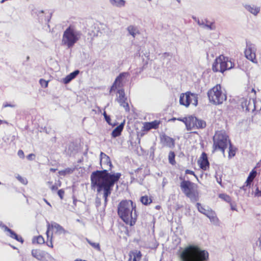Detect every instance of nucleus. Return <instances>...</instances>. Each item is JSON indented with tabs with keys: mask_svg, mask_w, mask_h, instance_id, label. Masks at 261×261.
<instances>
[{
	"mask_svg": "<svg viewBox=\"0 0 261 261\" xmlns=\"http://www.w3.org/2000/svg\"><path fill=\"white\" fill-rule=\"evenodd\" d=\"M179 3L180 2V0H177Z\"/></svg>",
	"mask_w": 261,
	"mask_h": 261,
	"instance_id": "e2e57ef3",
	"label": "nucleus"
},
{
	"mask_svg": "<svg viewBox=\"0 0 261 261\" xmlns=\"http://www.w3.org/2000/svg\"><path fill=\"white\" fill-rule=\"evenodd\" d=\"M1 184V182H0V185Z\"/></svg>",
	"mask_w": 261,
	"mask_h": 261,
	"instance_id": "69168bd1",
	"label": "nucleus"
},
{
	"mask_svg": "<svg viewBox=\"0 0 261 261\" xmlns=\"http://www.w3.org/2000/svg\"><path fill=\"white\" fill-rule=\"evenodd\" d=\"M179 257L180 261H207L209 253L198 245H190L184 249Z\"/></svg>",
	"mask_w": 261,
	"mask_h": 261,
	"instance_id": "7ed1b4c3",
	"label": "nucleus"
},
{
	"mask_svg": "<svg viewBox=\"0 0 261 261\" xmlns=\"http://www.w3.org/2000/svg\"><path fill=\"white\" fill-rule=\"evenodd\" d=\"M121 176L120 173L112 174L107 170H96L91 174V186L96 190L98 193H102L105 202L108 201L115 183L117 182Z\"/></svg>",
	"mask_w": 261,
	"mask_h": 261,
	"instance_id": "f257e3e1",
	"label": "nucleus"
},
{
	"mask_svg": "<svg viewBox=\"0 0 261 261\" xmlns=\"http://www.w3.org/2000/svg\"><path fill=\"white\" fill-rule=\"evenodd\" d=\"M31 254L34 258L39 261H48L52 258L49 253L40 249H32Z\"/></svg>",
	"mask_w": 261,
	"mask_h": 261,
	"instance_id": "f8f14e48",
	"label": "nucleus"
},
{
	"mask_svg": "<svg viewBox=\"0 0 261 261\" xmlns=\"http://www.w3.org/2000/svg\"><path fill=\"white\" fill-rule=\"evenodd\" d=\"M228 145H229L228 157L231 158L232 157H233L235 155L237 149L236 148L233 147L231 142Z\"/></svg>",
	"mask_w": 261,
	"mask_h": 261,
	"instance_id": "473e14b6",
	"label": "nucleus"
},
{
	"mask_svg": "<svg viewBox=\"0 0 261 261\" xmlns=\"http://www.w3.org/2000/svg\"><path fill=\"white\" fill-rule=\"evenodd\" d=\"M79 70H76L70 73L63 79V83L65 84L69 83L79 74Z\"/></svg>",
	"mask_w": 261,
	"mask_h": 261,
	"instance_id": "412c9836",
	"label": "nucleus"
},
{
	"mask_svg": "<svg viewBox=\"0 0 261 261\" xmlns=\"http://www.w3.org/2000/svg\"><path fill=\"white\" fill-rule=\"evenodd\" d=\"M65 191L63 189H60L58 191V194L61 199H63Z\"/></svg>",
	"mask_w": 261,
	"mask_h": 261,
	"instance_id": "c03bdc74",
	"label": "nucleus"
},
{
	"mask_svg": "<svg viewBox=\"0 0 261 261\" xmlns=\"http://www.w3.org/2000/svg\"><path fill=\"white\" fill-rule=\"evenodd\" d=\"M175 154L173 151H170L168 154V160L170 163H175Z\"/></svg>",
	"mask_w": 261,
	"mask_h": 261,
	"instance_id": "58836bf2",
	"label": "nucleus"
},
{
	"mask_svg": "<svg viewBox=\"0 0 261 261\" xmlns=\"http://www.w3.org/2000/svg\"><path fill=\"white\" fill-rule=\"evenodd\" d=\"M18 155L20 158H24V152L22 150H19L18 151Z\"/></svg>",
	"mask_w": 261,
	"mask_h": 261,
	"instance_id": "de8ad7c7",
	"label": "nucleus"
},
{
	"mask_svg": "<svg viewBox=\"0 0 261 261\" xmlns=\"http://www.w3.org/2000/svg\"><path fill=\"white\" fill-rule=\"evenodd\" d=\"M127 30L129 34L132 35L134 37H135L136 34H139V31L133 25H130L127 28Z\"/></svg>",
	"mask_w": 261,
	"mask_h": 261,
	"instance_id": "2f4dec72",
	"label": "nucleus"
},
{
	"mask_svg": "<svg viewBox=\"0 0 261 261\" xmlns=\"http://www.w3.org/2000/svg\"><path fill=\"white\" fill-rule=\"evenodd\" d=\"M149 1H151V0H148Z\"/></svg>",
	"mask_w": 261,
	"mask_h": 261,
	"instance_id": "0e129e2a",
	"label": "nucleus"
},
{
	"mask_svg": "<svg viewBox=\"0 0 261 261\" xmlns=\"http://www.w3.org/2000/svg\"><path fill=\"white\" fill-rule=\"evenodd\" d=\"M259 243H260V244L261 245V235H260V237L259 238Z\"/></svg>",
	"mask_w": 261,
	"mask_h": 261,
	"instance_id": "680f3d73",
	"label": "nucleus"
},
{
	"mask_svg": "<svg viewBox=\"0 0 261 261\" xmlns=\"http://www.w3.org/2000/svg\"><path fill=\"white\" fill-rule=\"evenodd\" d=\"M141 202L144 205L149 204L152 202V199L148 196H143L141 197Z\"/></svg>",
	"mask_w": 261,
	"mask_h": 261,
	"instance_id": "72a5a7b5",
	"label": "nucleus"
},
{
	"mask_svg": "<svg viewBox=\"0 0 261 261\" xmlns=\"http://www.w3.org/2000/svg\"><path fill=\"white\" fill-rule=\"evenodd\" d=\"M3 123L8 124V122L6 121L2 120L0 119V125H1Z\"/></svg>",
	"mask_w": 261,
	"mask_h": 261,
	"instance_id": "5fc2aeb1",
	"label": "nucleus"
},
{
	"mask_svg": "<svg viewBox=\"0 0 261 261\" xmlns=\"http://www.w3.org/2000/svg\"><path fill=\"white\" fill-rule=\"evenodd\" d=\"M103 115L105 117L108 116L107 113H106V112L105 111L103 112Z\"/></svg>",
	"mask_w": 261,
	"mask_h": 261,
	"instance_id": "052dcab7",
	"label": "nucleus"
},
{
	"mask_svg": "<svg viewBox=\"0 0 261 261\" xmlns=\"http://www.w3.org/2000/svg\"><path fill=\"white\" fill-rule=\"evenodd\" d=\"M27 159L30 161L34 160L35 158V154L34 153H31L27 156Z\"/></svg>",
	"mask_w": 261,
	"mask_h": 261,
	"instance_id": "49530a36",
	"label": "nucleus"
},
{
	"mask_svg": "<svg viewBox=\"0 0 261 261\" xmlns=\"http://www.w3.org/2000/svg\"><path fill=\"white\" fill-rule=\"evenodd\" d=\"M246 58L253 63H257L256 58L255 48L252 45H247L244 51Z\"/></svg>",
	"mask_w": 261,
	"mask_h": 261,
	"instance_id": "4468645a",
	"label": "nucleus"
},
{
	"mask_svg": "<svg viewBox=\"0 0 261 261\" xmlns=\"http://www.w3.org/2000/svg\"><path fill=\"white\" fill-rule=\"evenodd\" d=\"M2 228L4 229V230L6 232L9 233L8 234L10 238L12 239L16 240L17 241L20 242L21 243H23V239L21 236L17 235L14 231L9 228L5 225H3L2 226Z\"/></svg>",
	"mask_w": 261,
	"mask_h": 261,
	"instance_id": "f3484780",
	"label": "nucleus"
},
{
	"mask_svg": "<svg viewBox=\"0 0 261 261\" xmlns=\"http://www.w3.org/2000/svg\"><path fill=\"white\" fill-rule=\"evenodd\" d=\"M65 233L64 229L56 222H47L46 231V244L51 248H53V240L54 237Z\"/></svg>",
	"mask_w": 261,
	"mask_h": 261,
	"instance_id": "6e6552de",
	"label": "nucleus"
},
{
	"mask_svg": "<svg viewBox=\"0 0 261 261\" xmlns=\"http://www.w3.org/2000/svg\"><path fill=\"white\" fill-rule=\"evenodd\" d=\"M230 203L231 209L232 211H236L237 210V205L235 203H232L231 202Z\"/></svg>",
	"mask_w": 261,
	"mask_h": 261,
	"instance_id": "09e8293b",
	"label": "nucleus"
},
{
	"mask_svg": "<svg viewBox=\"0 0 261 261\" xmlns=\"http://www.w3.org/2000/svg\"><path fill=\"white\" fill-rule=\"evenodd\" d=\"M61 182L59 181L58 184H55L54 185H52L50 188L52 191H56L58 190V188L61 186Z\"/></svg>",
	"mask_w": 261,
	"mask_h": 261,
	"instance_id": "37998d69",
	"label": "nucleus"
},
{
	"mask_svg": "<svg viewBox=\"0 0 261 261\" xmlns=\"http://www.w3.org/2000/svg\"><path fill=\"white\" fill-rule=\"evenodd\" d=\"M73 170L70 168H67L65 170H61L59 171V173L60 175H65L67 174H70L72 173Z\"/></svg>",
	"mask_w": 261,
	"mask_h": 261,
	"instance_id": "a19ab883",
	"label": "nucleus"
},
{
	"mask_svg": "<svg viewBox=\"0 0 261 261\" xmlns=\"http://www.w3.org/2000/svg\"><path fill=\"white\" fill-rule=\"evenodd\" d=\"M198 163H209L207 154L203 152L198 160Z\"/></svg>",
	"mask_w": 261,
	"mask_h": 261,
	"instance_id": "393cba45",
	"label": "nucleus"
},
{
	"mask_svg": "<svg viewBox=\"0 0 261 261\" xmlns=\"http://www.w3.org/2000/svg\"><path fill=\"white\" fill-rule=\"evenodd\" d=\"M185 173H186V174H191V175L196 176L194 171L189 170V169H187L185 171Z\"/></svg>",
	"mask_w": 261,
	"mask_h": 261,
	"instance_id": "3c124183",
	"label": "nucleus"
},
{
	"mask_svg": "<svg viewBox=\"0 0 261 261\" xmlns=\"http://www.w3.org/2000/svg\"><path fill=\"white\" fill-rule=\"evenodd\" d=\"M205 215L208 217L212 222H217L218 221V219L216 213L212 209H208Z\"/></svg>",
	"mask_w": 261,
	"mask_h": 261,
	"instance_id": "4be33fe9",
	"label": "nucleus"
},
{
	"mask_svg": "<svg viewBox=\"0 0 261 261\" xmlns=\"http://www.w3.org/2000/svg\"><path fill=\"white\" fill-rule=\"evenodd\" d=\"M207 96L211 103L219 105L227 99V95L223 92L220 84H217L207 92Z\"/></svg>",
	"mask_w": 261,
	"mask_h": 261,
	"instance_id": "0eeeda50",
	"label": "nucleus"
},
{
	"mask_svg": "<svg viewBox=\"0 0 261 261\" xmlns=\"http://www.w3.org/2000/svg\"><path fill=\"white\" fill-rule=\"evenodd\" d=\"M15 107V105H12V104H8V103H5L3 105V107L4 108H7V107H11V108H13Z\"/></svg>",
	"mask_w": 261,
	"mask_h": 261,
	"instance_id": "8fccbe9b",
	"label": "nucleus"
},
{
	"mask_svg": "<svg viewBox=\"0 0 261 261\" xmlns=\"http://www.w3.org/2000/svg\"><path fill=\"white\" fill-rule=\"evenodd\" d=\"M111 3L117 7H123L125 5V1L124 0H110Z\"/></svg>",
	"mask_w": 261,
	"mask_h": 261,
	"instance_id": "c85d7f7f",
	"label": "nucleus"
},
{
	"mask_svg": "<svg viewBox=\"0 0 261 261\" xmlns=\"http://www.w3.org/2000/svg\"><path fill=\"white\" fill-rule=\"evenodd\" d=\"M121 107H123L126 112H129L130 108L127 100H123L118 102Z\"/></svg>",
	"mask_w": 261,
	"mask_h": 261,
	"instance_id": "7c9ffc66",
	"label": "nucleus"
},
{
	"mask_svg": "<svg viewBox=\"0 0 261 261\" xmlns=\"http://www.w3.org/2000/svg\"><path fill=\"white\" fill-rule=\"evenodd\" d=\"M100 163H111L109 156L103 152H101Z\"/></svg>",
	"mask_w": 261,
	"mask_h": 261,
	"instance_id": "cd10ccee",
	"label": "nucleus"
},
{
	"mask_svg": "<svg viewBox=\"0 0 261 261\" xmlns=\"http://www.w3.org/2000/svg\"><path fill=\"white\" fill-rule=\"evenodd\" d=\"M175 120H176V118H175V117H173L169 120V121H174Z\"/></svg>",
	"mask_w": 261,
	"mask_h": 261,
	"instance_id": "4d7b16f0",
	"label": "nucleus"
},
{
	"mask_svg": "<svg viewBox=\"0 0 261 261\" xmlns=\"http://www.w3.org/2000/svg\"><path fill=\"white\" fill-rule=\"evenodd\" d=\"M246 9L252 14L256 15L259 12L260 9L256 7H251V6H247Z\"/></svg>",
	"mask_w": 261,
	"mask_h": 261,
	"instance_id": "a878e982",
	"label": "nucleus"
},
{
	"mask_svg": "<svg viewBox=\"0 0 261 261\" xmlns=\"http://www.w3.org/2000/svg\"><path fill=\"white\" fill-rule=\"evenodd\" d=\"M33 243H37L38 244L42 245L44 244L46 242H45L43 236L39 235L38 236L34 237L33 239Z\"/></svg>",
	"mask_w": 261,
	"mask_h": 261,
	"instance_id": "b1692460",
	"label": "nucleus"
},
{
	"mask_svg": "<svg viewBox=\"0 0 261 261\" xmlns=\"http://www.w3.org/2000/svg\"><path fill=\"white\" fill-rule=\"evenodd\" d=\"M185 124L188 130L195 128H203L206 126V123L204 121L199 120L196 117L192 115L186 117Z\"/></svg>",
	"mask_w": 261,
	"mask_h": 261,
	"instance_id": "9b49d317",
	"label": "nucleus"
},
{
	"mask_svg": "<svg viewBox=\"0 0 261 261\" xmlns=\"http://www.w3.org/2000/svg\"><path fill=\"white\" fill-rule=\"evenodd\" d=\"M48 81H46L43 79H41L39 80V83L41 85V86L44 88H47L48 87Z\"/></svg>",
	"mask_w": 261,
	"mask_h": 261,
	"instance_id": "79ce46f5",
	"label": "nucleus"
},
{
	"mask_svg": "<svg viewBox=\"0 0 261 261\" xmlns=\"http://www.w3.org/2000/svg\"><path fill=\"white\" fill-rule=\"evenodd\" d=\"M180 188L185 195L191 201H197L199 199L197 186L189 180H183L180 183Z\"/></svg>",
	"mask_w": 261,
	"mask_h": 261,
	"instance_id": "1a4fd4ad",
	"label": "nucleus"
},
{
	"mask_svg": "<svg viewBox=\"0 0 261 261\" xmlns=\"http://www.w3.org/2000/svg\"><path fill=\"white\" fill-rule=\"evenodd\" d=\"M234 63L228 57L221 55L217 57L213 62L212 69L214 72L223 73L225 71L233 68Z\"/></svg>",
	"mask_w": 261,
	"mask_h": 261,
	"instance_id": "423d86ee",
	"label": "nucleus"
},
{
	"mask_svg": "<svg viewBox=\"0 0 261 261\" xmlns=\"http://www.w3.org/2000/svg\"><path fill=\"white\" fill-rule=\"evenodd\" d=\"M205 26L210 30H215L216 28L214 22H210L207 20H205Z\"/></svg>",
	"mask_w": 261,
	"mask_h": 261,
	"instance_id": "c9c22d12",
	"label": "nucleus"
},
{
	"mask_svg": "<svg viewBox=\"0 0 261 261\" xmlns=\"http://www.w3.org/2000/svg\"><path fill=\"white\" fill-rule=\"evenodd\" d=\"M149 170L148 169L147 167H142L140 168H138L136 171V173L137 175H138V177L140 178H144L145 177L146 175L148 174Z\"/></svg>",
	"mask_w": 261,
	"mask_h": 261,
	"instance_id": "aec40b11",
	"label": "nucleus"
},
{
	"mask_svg": "<svg viewBox=\"0 0 261 261\" xmlns=\"http://www.w3.org/2000/svg\"><path fill=\"white\" fill-rule=\"evenodd\" d=\"M256 195H257L258 196H260V197H261V191H258L256 192Z\"/></svg>",
	"mask_w": 261,
	"mask_h": 261,
	"instance_id": "6e6d98bb",
	"label": "nucleus"
},
{
	"mask_svg": "<svg viewBox=\"0 0 261 261\" xmlns=\"http://www.w3.org/2000/svg\"><path fill=\"white\" fill-rule=\"evenodd\" d=\"M117 213L123 222L130 226H134L138 219L136 204L131 200H123L118 205Z\"/></svg>",
	"mask_w": 261,
	"mask_h": 261,
	"instance_id": "f03ea898",
	"label": "nucleus"
},
{
	"mask_svg": "<svg viewBox=\"0 0 261 261\" xmlns=\"http://www.w3.org/2000/svg\"><path fill=\"white\" fill-rule=\"evenodd\" d=\"M56 170H57V169H55V168H50V171L53 172H55Z\"/></svg>",
	"mask_w": 261,
	"mask_h": 261,
	"instance_id": "13d9d810",
	"label": "nucleus"
},
{
	"mask_svg": "<svg viewBox=\"0 0 261 261\" xmlns=\"http://www.w3.org/2000/svg\"><path fill=\"white\" fill-rule=\"evenodd\" d=\"M81 33L75 30L74 27L69 25L64 32L62 44L66 46L68 48H71L80 40Z\"/></svg>",
	"mask_w": 261,
	"mask_h": 261,
	"instance_id": "39448f33",
	"label": "nucleus"
},
{
	"mask_svg": "<svg viewBox=\"0 0 261 261\" xmlns=\"http://www.w3.org/2000/svg\"><path fill=\"white\" fill-rule=\"evenodd\" d=\"M161 120H155L151 122H144L142 128L143 132H148L151 129H158L161 123Z\"/></svg>",
	"mask_w": 261,
	"mask_h": 261,
	"instance_id": "dca6fc26",
	"label": "nucleus"
},
{
	"mask_svg": "<svg viewBox=\"0 0 261 261\" xmlns=\"http://www.w3.org/2000/svg\"><path fill=\"white\" fill-rule=\"evenodd\" d=\"M142 256V254L140 251H132L129 254V258L127 261H140Z\"/></svg>",
	"mask_w": 261,
	"mask_h": 261,
	"instance_id": "a211bd4d",
	"label": "nucleus"
},
{
	"mask_svg": "<svg viewBox=\"0 0 261 261\" xmlns=\"http://www.w3.org/2000/svg\"><path fill=\"white\" fill-rule=\"evenodd\" d=\"M118 93L119 94V96L117 99L118 102L123 100H126L127 98L125 96L124 90L123 89L119 90L118 91Z\"/></svg>",
	"mask_w": 261,
	"mask_h": 261,
	"instance_id": "c756f323",
	"label": "nucleus"
},
{
	"mask_svg": "<svg viewBox=\"0 0 261 261\" xmlns=\"http://www.w3.org/2000/svg\"><path fill=\"white\" fill-rule=\"evenodd\" d=\"M176 120H178V121H181L183 123H184V124H185V122H186V117H183V118H177Z\"/></svg>",
	"mask_w": 261,
	"mask_h": 261,
	"instance_id": "603ef678",
	"label": "nucleus"
},
{
	"mask_svg": "<svg viewBox=\"0 0 261 261\" xmlns=\"http://www.w3.org/2000/svg\"><path fill=\"white\" fill-rule=\"evenodd\" d=\"M160 142L163 147L173 148L175 147V139L168 136L166 134L160 136Z\"/></svg>",
	"mask_w": 261,
	"mask_h": 261,
	"instance_id": "ddd939ff",
	"label": "nucleus"
},
{
	"mask_svg": "<svg viewBox=\"0 0 261 261\" xmlns=\"http://www.w3.org/2000/svg\"><path fill=\"white\" fill-rule=\"evenodd\" d=\"M249 101L245 98H242L241 99V106L242 108L244 109H245L246 111L249 112L250 109L249 107Z\"/></svg>",
	"mask_w": 261,
	"mask_h": 261,
	"instance_id": "bb28decb",
	"label": "nucleus"
},
{
	"mask_svg": "<svg viewBox=\"0 0 261 261\" xmlns=\"http://www.w3.org/2000/svg\"><path fill=\"white\" fill-rule=\"evenodd\" d=\"M124 125V121L117 126L112 132L111 135L113 138H116L121 135Z\"/></svg>",
	"mask_w": 261,
	"mask_h": 261,
	"instance_id": "6ab92c4d",
	"label": "nucleus"
},
{
	"mask_svg": "<svg viewBox=\"0 0 261 261\" xmlns=\"http://www.w3.org/2000/svg\"><path fill=\"white\" fill-rule=\"evenodd\" d=\"M86 241L88 243V244H90L93 248L95 249L98 251L100 250V245L98 243L93 242L88 239H86Z\"/></svg>",
	"mask_w": 261,
	"mask_h": 261,
	"instance_id": "f704fd0d",
	"label": "nucleus"
},
{
	"mask_svg": "<svg viewBox=\"0 0 261 261\" xmlns=\"http://www.w3.org/2000/svg\"><path fill=\"white\" fill-rule=\"evenodd\" d=\"M179 103L186 107H188L190 104L197 106L198 104L197 95L189 91L182 93L180 95Z\"/></svg>",
	"mask_w": 261,
	"mask_h": 261,
	"instance_id": "9d476101",
	"label": "nucleus"
},
{
	"mask_svg": "<svg viewBox=\"0 0 261 261\" xmlns=\"http://www.w3.org/2000/svg\"><path fill=\"white\" fill-rule=\"evenodd\" d=\"M200 168L203 170H208L210 168V164H200Z\"/></svg>",
	"mask_w": 261,
	"mask_h": 261,
	"instance_id": "a18cd8bd",
	"label": "nucleus"
},
{
	"mask_svg": "<svg viewBox=\"0 0 261 261\" xmlns=\"http://www.w3.org/2000/svg\"><path fill=\"white\" fill-rule=\"evenodd\" d=\"M213 140V152L220 150L223 154L228 144L231 142L228 135L222 130L215 133Z\"/></svg>",
	"mask_w": 261,
	"mask_h": 261,
	"instance_id": "20e7f679",
	"label": "nucleus"
},
{
	"mask_svg": "<svg viewBox=\"0 0 261 261\" xmlns=\"http://www.w3.org/2000/svg\"><path fill=\"white\" fill-rule=\"evenodd\" d=\"M257 175L256 170L253 169L249 173L246 181L245 182L246 186H250L253 179L255 178Z\"/></svg>",
	"mask_w": 261,
	"mask_h": 261,
	"instance_id": "5701e85b",
	"label": "nucleus"
},
{
	"mask_svg": "<svg viewBox=\"0 0 261 261\" xmlns=\"http://www.w3.org/2000/svg\"><path fill=\"white\" fill-rule=\"evenodd\" d=\"M196 207L200 213L205 215V214H206L207 210L205 209V207L203 206H202L200 203H196Z\"/></svg>",
	"mask_w": 261,
	"mask_h": 261,
	"instance_id": "4c0bfd02",
	"label": "nucleus"
},
{
	"mask_svg": "<svg viewBox=\"0 0 261 261\" xmlns=\"http://www.w3.org/2000/svg\"><path fill=\"white\" fill-rule=\"evenodd\" d=\"M105 120L106 121L109 123V124H110V121H111V118H110V117L109 116H107L106 117H105Z\"/></svg>",
	"mask_w": 261,
	"mask_h": 261,
	"instance_id": "864d4df0",
	"label": "nucleus"
},
{
	"mask_svg": "<svg viewBox=\"0 0 261 261\" xmlns=\"http://www.w3.org/2000/svg\"><path fill=\"white\" fill-rule=\"evenodd\" d=\"M251 92L254 93L255 96L256 95V91L254 89H252Z\"/></svg>",
	"mask_w": 261,
	"mask_h": 261,
	"instance_id": "bf43d9fd",
	"label": "nucleus"
},
{
	"mask_svg": "<svg viewBox=\"0 0 261 261\" xmlns=\"http://www.w3.org/2000/svg\"><path fill=\"white\" fill-rule=\"evenodd\" d=\"M16 177L18 180L22 184L26 185L28 184V180L26 178H24L20 175H17Z\"/></svg>",
	"mask_w": 261,
	"mask_h": 261,
	"instance_id": "ea45409f",
	"label": "nucleus"
},
{
	"mask_svg": "<svg viewBox=\"0 0 261 261\" xmlns=\"http://www.w3.org/2000/svg\"><path fill=\"white\" fill-rule=\"evenodd\" d=\"M128 72H122L116 78L114 83L111 87L110 93L115 91L118 88L122 86V81L124 78L128 76Z\"/></svg>",
	"mask_w": 261,
	"mask_h": 261,
	"instance_id": "2eb2a0df",
	"label": "nucleus"
},
{
	"mask_svg": "<svg viewBox=\"0 0 261 261\" xmlns=\"http://www.w3.org/2000/svg\"><path fill=\"white\" fill-rule=\"evenodd\" d=\"M219 197L228 203H230L231 202V197L227 194H221L219 195Z\"/></svg>",
	"mask_w": 261,
	"mask_h": 261,
	"instance_id": "e433bc0d",
	"label": "nucleus"
}]
</instances>
